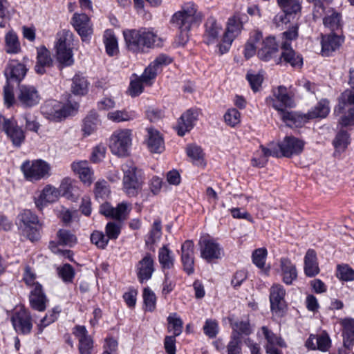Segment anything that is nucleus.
<instances>
[{
    "label": "nucleus",
    "mask_w": 354,
    "mask_h": 354,
    "mask_svg": "<svg viewBox=\"0 0 354 354\" xmlns=\"http://www.w3.org/2000/svg\"><path fill=\"white\" fill-rule=\"evenodd\" d=\"M279 45L273 36H268L263 39V34L256 30L250 33L244 48V56L250 59L255 54L259 59L265 62L274 60L277 63L281 60L279 58Z\"/></svg>",
    "instance_id": "1"
},
{
    "label": "nucleus",
    "mask_w": 354,
    "mask_h": 354,
    "mask_svg": "<svg viewBox=\"0 0 354 354\" xmlns=\"http://www.w3.org/2000/svg\"><path fill=\"white\" fill-rule=\"evenodd\" d=\"M123 35L127 49L136 54L144 53L162 44L160 37L152 29L127 30L123 32Z\"/></svg>",
    "instance_id": "2"
},
{
    "label": "nucleus",
    "mask_w": 354,
    "mask_h": 354,
    "mask_svg": "<svg viewBox=\"0 0 354 354\" xmlns=\"http://www.w3.org/2000/svg\"><path fill=\"white\" fill-rule=\"evenodd\" d=\"M202 17V14L198 11L197 6L192 2L185 3L171 16V25L184 35L183 44L187 40V35L191 29L201 22Z\"/></svg>",
    "instance_id": "3"
},
{
    "label": "nucleus",
    "mask_w": 354,
    "mask_h": 354,
    "mask_svg": "<svg viewBox=\"0 0 354 354\" xmlns=\"http://www.w3.org/2000/svg\"><path fill=\"white\" fill-rule=\"evenodd\" d=\"M244 28L243 15L235 12L225 22L221 42L218 44V52L223 55L230 50L233 41L241 34Z\"/></svg>",
    "instance_id": "4"
},
{
    "label": "nucleus",
    "mask_w": 354,
    "mask_h": 354,
    "mask_svg": "<svg viewBox=\"0 0 354 354\" xmlns=\"http://www.w3.org/2000/svg\"><path fill=\"white\" fill-rule=\"evenodd\" d=\"M122 190L129 197L136 196L142 190L144 178L141 170L134 163L127 162L122 165Z\"/></svg>",
    "instance_id": "5"
},
{
    "label": "nucleus",
    "mask_w": 354,
    "mask_h": 354,
    "mask_svg": "<svg viewBox=\"0 0 354 354\" xmlns=\"http://www.w3.org/2000/svg\"><path fill=\"white\" fill-rule=\"evenodd\" d=\"M50 169V165L41 159L26 160L21 166V170L26 180L32 183L49 177Z\"/></svg>",
    "instance_id": "6"
},
{
    "label": "nucleus",
    "mask_w": 354,
    "mask_h": 354,
    "mask_svg": "<svg viewBox=\"0 0 354 354\" xmlns=\"http://www.w3.org/2000/svg\"><path fill=\"white\" fill-rule=\"evenodd\" d=\"M131 145L132 130L129 129H118L110 137V149L113 154L118 156H127Z\"/></svg>",
    "instance_id": "7"
},
{
    "label": "nucleus",
    "mask_w": 354,
    "mask_h": 354,
    "mask_svg": "<svg viewBox=\"0 0 354 354\" xmlns=\"http://www.w3.org/2000/svg\"><path fill=\"white\" fill-rule=\"evenodd\" d=\"M267 104L274 109L281 115L288 111V109L295 107L296 104L293 95L288 92L286 87L279 86L272 91V96L267 98Z\"/></svg>",
    "instance_id": "8"
},
{
    "label": "nucleus",
    "mask_w": 354,
    "mask_h": 354,
    "mask_svg": "<svg viewBox=\"0 0 354 354\" xmlns=\"http://www.w3.org/2000/svg\"><path fill=\"white\" fill-rule=\"evenodd\" d=\"M74 107L57 100L46 101L41 106L42 114L49 120L59 121L71 115Z\"/></svg>",
    "instance_id": "9"
},
{
    "label": "nucleus",
    "mask_w": 354,
    "mask_h": 354,
    "mask_svg": "<svg viewBox=\"0 0 354 354\" xmlns=\"http://www.w3.org/2000/svg\"><path fill=\"white\" fill-rule=\"evenodd\" d=\"M20 227L32 241L37 240L42 224L36 214L30 210H24L19 216Z\"/></svg>",
    "instance_id": "10"
},
{
    "label": "nucleus",
    "mask_w": 354,
    "mask_h": 354,
    "mask_svg": "<svg viewBox=\"0 0 354 354\" xmlns=\"http://www.w3.org/2000/svg\"><path fill=\"white\" fill-rule=\"evenodd\" d=\"M201 257L207 262L220 259L224 256L221 244L210 237H203L199 241Z\"/></svg>",
    "instance_id": "11"
},
{
    "label": "nucleus",
    "mask_w": 354,
    "mask_h": 354,
    "mask_svg": "<svg viewBox=\"0 0 354 354\" xmlns=\"http://www.w3.org/2000/svg\"><path fill=\"white\" fill-rule=\"evenodd\" d=\"M131 210V204L127 202H122L116 207L112 206L109 203H104L100 205V212L106 217L113 218L118 222L125 221Z\"/></svg>",
    "instance_id": "12"
},
{
    "label": "nucleus",
    "mask_w": 354,
    "mask_h": 354,
    "mask_svg": "<svg viewBox=\"0 0 354 354\" xmlns=\"http://www.w3.org/2000/svg\"><path fill=\"white\" fill-rule=\"evenodd\" d=\"M285 295L286 290L281 284L275 283L271 286L270 289V307L272 313L276 316L281 317L286 311Z\"/></svg>",
    "instance_id": "13"
},
{
    "label": "nucleus",
    "mask_w": 354,
    "mask_h": 354,
    "mask_svg": "<svg viewBox=\"0 0 354 354\" xmlns=\"http://www.w3.org/2000/svg\"><path fill=\"white\" fill-rule=\"evenodd\" d=\"M304 142L293 136H286L278 142L279 151L282 156L290 158L300 154L304 148Z\"/></svg>",
    "instance_id": "14"
},
{
    "label": "nucleus",
    "mask_w": 354,
    "mask_h": 354,
    "mask_svg": "<svg viewBox=\"0 0 354 354\" xmlns=\"http://www.w3.org/2000/svg\"><path fill=\"white\" fill-rule=\"evenodd\" d=\"M223 32V26L214 17H209L205 23V30L204 34V41L207 45L221 42L222 34Z\"/></svg>",
    "instance_id": "15"
},
{
    "label": "nucleus",
    "mask_w": 354,
    "mask_h": 354,
    "mask_svg": "<svg viewBox=\"0 0 354 354\" xmlns=\"http://www.w3.org/2000/svg\"><path fill=\"white\" fill-rule=\"evenodd\" d=\"M145 142L148 150L153 153H161L165 150V141L162 134L153 127L146 129Z\"/></svg>",
    "instance_id": "16"
},
{
    "label": "nucleus",
    "mask_w": 354,
    "mask_h": 354,
    "mask_svg": "<svg viewBox=\"0 0 354 354\" xmlns=\"http://www.w3.org/2000/svg\"><path fill=\"white\" fill-rule=\"evenodd\" d=\"M72 25L83 41L93 34V24L86 14L75 13L72 17Z\"/></svg>",
    "instance_id": "17"
},
{
    "label": "nucleus",
    "mask_w": 354,
    "mask_h": 354,
    "mask_svg": "<svg viewBox=\"0 0 354 354\" xmlns=\"http://www.w3.org/2000/svg\"><path fill=\"white\" fill-rule=\"evenodd\" d=\"M59 196L60 192L57 188L51 185H47L35 197V203L36 207L41 210L48 204L56 202Z\"/></svg>",
    "instance_id": "18"
},
{
    "label": "nucleus",
    "mask_w": 354,
    "mask_h": 354,
    "mask_svg": "<svg viewBox=\"0 0 354 354\" xmlns=\"http://www.w3.org/2000/svg\"><path fill=\"white\" fill-rule=\"evenodd\" d=\"M12 323L17 333L22 334L29 333L32 324L29 313L23 308L17 310L12 317Z\"/></svg>",
    "instance_id": "19"
},
{
    "label": "nucleus",
    "mask_w": 354,
    "mask_h": 354,
    "mask_svg": "<svg viewBox=\"0 0 354 354\" xmlns=\"http://www.w3.org/2000/svg\"><path fill=\"white\" fill-rule=\"evenodd\" d=\"M72 171L78 176L81 182L85 185L90 186L94 180V171L86 160H77L72 162Z\"/></svg>",
    "instance_id": "20"
},
{
    "label": "nucleus",
    "mask_w": 354,
    "mask_h": 354,
    "mask_svg": "<svg viewBox=\"0 0 354 354\" xmlns=\"http://www.w3.org/2000/svg\"><path fill=\"white\" fill-rule=\"evenodd\" d=\"M19 102L25 107H31L39 102L40 96L32 86L21 85L17 94Z\"/></svg>",
    "instance_id": "21"
},
{
    "label": "nucleus",
    "mask_w": 354,
    "mask_h": 354,
    "mask_svg": "<svg viewBox=\"0 0 354 354\" xmlns=\"http://www.w3.org/2000/svg\"><path fill=\"white\" fill-rule=\"evenodd\" d=\"M276 271L280 274L283 282L287 285L292 284L297 277V271L295 266L286 257L280 259L279 268Z\"/></svg>",
    "instance_id": "22"
},
{
    "label": "nucleus",
    "mask_w": 354,
    "mask_h": 354,
    "mask_svg": "<svg viewBox=\"0 0 354 354\" xmlns=\"http://www.w3.org/2000/svg\"><path fill=\"white\" fill-rule=\"evenodd\" d=\"M344 39L334 33L322 35L321 37V53L323 56H329L332 53L337 50L342 44Z\"/></svg>",
    "instance_id": "23"
},
{
    "label": "nucleus",
    "mask_w": 354,
    "mask_h": 354,
    "mask_svg": "<svg viewBox=\"0 0 354 354\" xmlns=\"http://www.w3.org/2000/svg\"><path fill=\"white\" fill-rule=\"evenodd\" d=\"M281 120L286 126L292 128H301L309 121L308 114H304L299 111H289L283 113L280 115Z\"/></svg>",
    "instance_id": "24"
},
{
    "label": "nucleus",
    "mask_w": 354,
    "mask_h": 354,
    "mask_svg": "<svg viewBox=\"0 0 354 354\" xmlns=\"http://www.w3.org/2000/svg\"><path fill=\"white\" fill-rule=\"evenodd\" d=\"M5 133L15 147H20L26 138L25 131L11 119L5 126Z\"/></svg>",
    "instance_id": "25"
},
{
    "label": "nucleus",
    "mask_w": 354,
    "mask_h": 354,
    "mask_svg": "<svg viewBox=\"0 0 354 354\" xmlns=\"http://www.w3.org/2000/svg\"><path fill=\"white\" fill-rule=\"evenodd\" d=\"M194 243L191 240L185 241L181 247V259L184 270L187 274L194 272Z\"/></svg>",
    "instance_id": "26"
},
{
    "label": "nucleus",
    "mask_w": 354,
    "mask_h": 354,
    "mask_svg": "<svg viewBox=\"0 0 354 354\" xmlns=\"http://www.w3.org/2000/svg\"><path fill=\"white\" fill-rule=\"evenodd\" d=\"M53 64V59L50 51L46 47H40L37 49V61L35 71L37 74L42 75L46 73V68Z\"/></svg>",
    "instance_id": "27"
},
{
    "label": "nucleus",
    "mask_w": 354,
    "mask_h": 354,
    "mask_svg": "<svg viewBox=\"0 0 354 354\" xmlns=\"http://www.w3.org/2000/svg\"><path fill=\"white\" fill-rule=\"evenodd\" d=\"M74 334L79 339V350L81 354H91L93 348V340L87 335L84 326H77L74 328Z\"/></svg>",
    "instance_id": "28"
},
{
    "label": "nucleus",
    "mask_w": 354,
    "mask_h": 354,
    "mask_svg": "<svg viewBox=\"0 0 354 354\" xmlns=\"http://www.w3.org/2000/svg\"><path fill=\"white\" fill-rule=\"evenodd\" d=\"M138 277L141 282L151 277L154 271L153 259L150 254H146L138 263Z\"/></svg>",
    "instance_id": "29"
},
{
    "label": "nucleus",
    "mask_w": 354,
    "mask_h": 354,
    "mask_svg": "<svg viewBox=\"0 0 354 354\" xmlns=\"http://www.w3.org/2000/svg\"><path fill=\"white\" fill-rule=\"evenodd\" d=\"M26 73L24 65L16 61H11L5 71V75L8 82H19L21 80Z\"/></svg>",
    "instance_id": "30"
},
{
    "label": "nucleus",
    "mask_w": 354,
    "mask_h": 354,
    "mask_svg": "<svg viewBox=\"0 0 354 354\" xmlns=\"http://www.w3.org/2000/svg\"><path fill=\"white\" fill-rule=\"evenodd\" d=\"M343 327L342 337L344 346L350 350L354 345V319H344L340 321Z\"/></svg>",
    "instance_id": "31"
},
{
    "label": "nucleus",
    "mask_w": 354,
    "mask_h": 354,
    "mask_svg": "<svg viewBox=\"0 0 354 354\" xmlns=\"http://www.w3.org/2000/svg\"><path fill=\"white\" fill-rule=\"evenodd\" d=\"M46 301L47 299L42 291L41 286L36 284L30 295L31 306L35 310L43 311L46 308Z\"/></svg>",
    "instance_id": "32"
},
{
    "label": "nucleus",
    "mask_w": 354,
    "mask_h": 354,
    "mask_svg": "<svg viewBox=\"0 0 354 354\" xmlns=\"http://www.w3.org/2000/svg\"><path fill=\"white\" fill-rule=\"evenodd\" d=\"M194 120V113L192 111L188 110L185 112L178 119L176 127L178 134L183 136L186 132L190 131L193 127Z\"/></svg>",
    "instance_id": "33"
},
{
    "label": "nucleus",
    "mask_w": 354,
    "mask_h": 354,
    "mask_svg": "<svg viewBox=\"0 0 354 354\" xmlns=\"http://www.w3.org/2000/svg\"><path fill=\"white\" fill-rule=\"evenodd\" d=\"M271 156H278V152L271 148L261 146L252 158V165L254 167H263L267 163L268 157Z\"/></svg>",
    "instance_id": "34"
},
{
    "label": "nucleus",
    "mask_w": 354,
    "mask_h": 354,
    "mask_svg": "<svg viewBox=\"0 0 354 354\" xmlns=\"http://www.w3.org/2000/svg\"><path fill=\"white\" fill-rule=\"evenodd\" d=\"M136 117L137 114L135 111H127V109L110 111L106 115L109 120L115 123L129 122L134 120Z\"/></svg>",
    "instance_id": "35"
},
{
    "label": "nucleus",
    "mask_w": 354,
    "mask_h": 354,
    "mask_svg": "<svg viewBox=\"0 0 354 354\" xmlns=\"http://www.w3.org/2000/svg\"><path fill=\"white\" fill-rule=\"evenodd\" d=\"M267 254L266 248H258L252 255L253 263L266 275H268L270 270V266L266 264Z\"/></svg>",
    "instance_id": "36"
},
{
    "label": "nucleus",
    "mask_w": 354,
    "mask_h": 354,
    "mask_svg": "<svg viewBox=\"0 0 354 354\" xmlns=\"http://www.w3.org/2000/svg\"><path fill=\"white\" fill-rule=\"evenodd\" d=\"M73 34L68 30H62L56 35L55 48H73Z\"/></svg>",
    "instance_id": "37"
},
{
    "label": "nucleus",
    "mask_w": 354,
    "mask_h": 354,
    "mask_svg": "<svg viewBox=\"0 0 354 354\" xmlns=\"http://www.w3.org/2000/svg\"><path fill=\"white\" fill-rule=\"evenodd\" d=\"M104 43L106 53L110 56L115 55L118 53V40L111 30H106L104 35Z\"/></svg>",
    "instance_id": "38"
},
{
    "label": "nucleus",
    "mask_w": 354,
    "mask_h": 354,
    "mask_svg": "<svg viewBox=\"0 0 354 354\" xmlns=\"http://www.w3.org/2000/svg\"><path fill=\"white\" fill-rule=\"evenodd\" d=\"M261 330L267 341V343L265 345V350H267L268 348H274L277 346L279 347L286 346L284 341L280 337H278L272 331L269 330L268 327L263 326L261 328Z\"/></svg>",
    "instance_id": "39"
},
{
    "label": "nucleus",
    "mask_w": 354,
    "mask_h": 354,
    "mask_svg": "<svg viewBox=\"0 0 354 354\" xmlns=\"http://www.w3.org/2000/svg\"><path fill=\"white\" fill-rule=\"evenodd\" d=\"M350 144V135L345 131H341L337 133L333 145L335 147V153L340 154L344 152Z\"/></svg>",
    "instance_id": "40"
},
{
    "label": "nucleus",
    "mask_w": 354,
    "mask_h": 354,
    "mask_svg": "<svg viewBox=\"0 0 354 354\" xmlns=\"http://www.w3.org/2000/svg\"><path fill=\"white\" fill-rule=\"evenodd\" d=\"M186 153L194 165L198 166L205 165V154L199 146L194 144L189 145L186 148Z\"/></svg>",
    "instance_id": "41"
},
{
    "label": "nucleus",
    "mask_w": 354,
    "mask_h": 354,
    "mask_svg": "<svg viewBox=\"0 0 354 354\" xmlns=\"http://www.w3.org/2000/svg\"><path fill=\"white\" fill-rule=\"evenodd\" d=\"M301 0H277L278 6L287 14L300 13L301 10Z\"/></svg>",
    "instance_id": "42"
},
{
    "label": "nucleus",
    "mask_w": 354,
    "mask_h": 354,
    "mask_svg": "<svg viewBox=\"0 0 354 354\" xmlns=\"http://www.w3.org/2000/svg\"><path fill=\"white\" fill-rule=\"evenodd\" d=\"M223 120L227 126L238 127L241 122V113L236 108H230L224 113Z\"/></svg>",
    "instance_id": "43"
},
{
    "label": "nucleus",
    "mask_w": 354,
    "mask_h": 354,
    "mask_svg": "<svg viewBox=\"0 0 354 354\" xmlns=\"http://www.w3.org/2000/svg\"><path fill=\"white\" fill-rule=\"evenodd\" d=\"M282 53L279 58L289 63L293 67H300L303 64V59L300 55H297L291 47L282 48Z\"/></svg>",
    "instance_id": "44"
},
{
    "label": "nucleus",
    "mask_w": 354,
    "mask_h": 354,
    "mask_svg": "<svg viewBox=\"0 0 354 354\" xmlns=\"http://www.w3.org/2000/svg\"><path fill=\"white\" fill-rule=\"evenodd\" d=\"M88 82L81 75L77 74L72 79L71 91L75 95H83L87 93Z\"/></svg>",
    "instance_id": "45"
},
{
    "label": "nucleus",
    "mask_w": 354,
    "mask_h": 354,
    "mask_svg": "<svg viewBox=\"0 0 354 354\" xmlns=\"http://www.w3.org/2000/svg\"><path fill=\"white\" fill-rule=\"evenodd\" d=\"M100 124L98 115L97 113L88 115L84 120L82 131L85 136H88L94 133Z\"/></svg>",
    "instance_id": "46"
},
{
    "label": "nucleus",
    "mask_w": 354,
    "mask_h": 354,
    "mask_svg": "<svg viewBox=\"0 0 354 354\" xmlns=\"http://www.w3.org/2000/svg\"><path fill=\"white\" fill-rule=\"evenodd\" d=\"M57 60L64 66H71L74 63L73 48H55Z\"/></svg>",
    "instance_id": "47"
},
{
    "label": "nucleus",
    "mask_w": 354,
    "mask_h": 354,
    "mask_svg": "<svg viewBox=\"0 0 354 354\" xmlns=\"http://www.w3.org/2000/svg\"><path fill=\"white\" fill-rule=\"evenodd\" d=\"M330 112L329 102L326 99H322L314 105L311 110V118H326Z\"/></svg>",
    "instance_id": "48"
},
{
    "label": "nucleus",
    "mask_w": 354,
    "mask_h": 354,
    "mask_svg": "<svg viewBox=\"0 0 354 354\" xmlns=\"http://www.w3.org/2000/svg\"><path fill=\"white\" fill-rule=\"evenodd\" d=\"M57 243L69 247L73 246L77 243V237L71 231L66 229H60L57 233Z\"/></svg>",
    "instance_id": "49"
},
{
    "label": "nucleus",
    "mask_w": 354,
    "mask_h": 354,
    "mask_svg": "<svg viewBox=\"0 0 354 354\" xmlns=\"http://www.w3.org/2000/svg\"><path fill=\"white\" fill-rule=\"evenodd\" d=\"M159 262L165 269H170L174 266V259L171 250L165 245L159 250Z\"/></svg>",
    "instance_id": "50"
},
{
    "label": "nucleus",
    "mask_w": 354,
    "mask_h": 354,
    "mask_svg": "<svg viewBox=\"0 0 354 354\" xmlns=\"http://www.w3.org/2000/svg\"><path fill=\"white\" fill-rule=\"evenodd\" d=\"M6 51L8 53L16 54L21 50L17 36L13 32H9L5 37Z\"/></svg>",
    "instance_id": "51"
},
{
    "label": "nucleus",
    "mask_w": 354,
    "mask_h": 354,
    "mask_svg": "<svg viewBox=\"0 0 354 354\" xmlns=\"http://www.w3.org/2000/svg\"><path fill=\"white\" fill-rule=\"evenodd\" d=\"M348 105H354V91L348 89L339 96L338 106L335 109V113H341Z\"/></svg>",
    "instance_id": "52"
},
{
    "label": "nucleus",
    "mask_w": 354,
    "mask_h": 354,
    "mask_svg": "<svg viewBox=\"0 0 354 354\" xmlns=\"http://www.w3.org/2000/svg\"><path fill=\"white\" fill-rule=\"evenodd\" d=\"M336 277L341 281H354V270L348 264H339L337 266Z\"/></svg>",
    "instance_id": "53"
},
{
    "label": "nucleus",
    "mask_w": 354,
    "mask_h": 354,
    "mask_svg": "<svg viewBox=\"0 0 354 354\" xmlns=\"http://www.w3.org/2000/svg\"><path fill=\"white\" fill-rule=\"evenodd\" d=\"M168 330L171 332L174 336H178L183 330V322L176 314H171L168 318Z\"/></svg>",
    "instance_id": "54"
},
{
    "label": "nucleus",
    "mask_w": 354,
    "mask_h": 354,
    "mask_svg": "<svg viewBox=\"0 0 354 354\" xmlns=\"http://www.w3.org/2000/svg\"><path fill=\"white\" fill-rule=\"evenodd\" d=\"M298 37V26L295 25L281 34V48L291 47V41Z\"/></svg>",
    "instance_id": "55"
},
{
    "label": "nucleus",
    "mask_w": 354,
    "mask_h": 354,
    "mask_svg": "<svg viewBox=\"0 0 354 354\" xmlns=\"http://www.w3.org/2000/svg\"><path fill=\"white\" fill-rule=\"evenodd\" d=\"M145 83L140 77L133 75L131 78L130 86L129 87V93L131 97L139 95L143 91Z\"/></svg>",
    "instance_id": "56"
},
{
    "label": "nucleus",
    "mask_w": 354,
    "mask_h": 354,
    "mask_svg": "<svg viewBox=\"0 0 354 354\" xmlns=\"http://www.w3.org/2000/svg\"><path fill=\"white\" fill-rule=\"evenodd\" d=\"M311 346H313L311 344ZM331 346V340L326 333H322L316 337V346H311V349H317L322 352L327 351Z\"/></svg>",
    "instance_id": "57"
},
{
    "label": "nucleus",
    "mask_w": 354,
    "mask_h": 354,
    "mask_svg": "<svg viewBox=\"0 0 354 354\" xmlns=\"http://www.w3.org/2000/svg\"><path fill=\"white\" fill-rule=\"evenodd\" d=\"M57 274L65 283H71L75 277V270L71 265L66 263L57 268Z\"/></svg>",
    "instance_id": "58"
},
{
    "label": "nucleus",
    "mask_w": 354,
    "mask_h": 354,
    "mask_svg": "<svg viewBox=\"0 0 354 354\" xmlns=\"http://www.w3.org/2000/svg\"><path fill=\"white\" fill-rule=\"evenodd\" d=\"M143 300L147 310L153 311L156 308V297L154 292L149 288L143 290Z\"/></svg>",
    "instance_id": "59"
},
{
    "label": "nucleus",
    "mask_w": 354,
    "mask_h": 354,
    "mask_svg": "<svg viewBox=\"0 0 354 354\" xmlns=\"http://www.w3.org/2000/svg\"><path fill=\"white\" fill-rule=\"evenodd\" d=\"M122 222L110 221L107 223L105 227V232L109 239H116L120 234Z\"/></svg>",
    "instance_id": "60"
},
{
    "label": "nucleus",
    "mask_w": 354,
    "mask_h": 354,
    "mask_svg": "<svg viewBox=\"0 0 354 354\" xmlns=\"http://www.w3.org/2000/svg\"><path fill=\"white\" fill-rule=\"evenodd\" d=\"M241 341L240 337L232 333L231 339L227 346V354H240L241 353Z\"/></svg>",
    "instance_id": "61"
},
{
    "label": "nucleus",
    "mask_w": 354,
    "mask_h": 354,
    "mask_svg": "<svg viewBox=\"0 0 354 354\" xmlns=\"http://www.w3.org/2000/svg\"><path fill=\"white\" fill-rule=\"evenodd\" d=\"M94 194L97 198L104 199L109 196L110 190L104 180H98L95 183Z\"/></svg>",
    "instance_id": "62"
},
{
    "label": "nucleus",
    "mask_w": 354,
    "mask_h": 354,
    "mask_svg": "<svg viewBox=\"0 0 354 354\" xmlns=\"http://www.w3.org/2000/svg\"><path fill=\"white\" fill-rule=\"evenodd\" d=\"M203 328L204 333L209 338L215 337L219 330L218 322L212 319H208L205 321Z\"/></svg>",
    "instance_id": "63"
},
{
    "label": "nucleus",
    "mask_w": 354,
    "mask_h": 354,
    "mask_svg": "<svg viewBox=\"0 0 354 354\" xmlns=\"http://www.w3.org/2000/svg\"><path fill=\"white\" fill-rule=\"evenodd\" d=\"M91 241L101 249H104L109 243V239L100 231H94L91 235Z\"/></svg>",
    "instance_id": "64"
}]
</instances>
